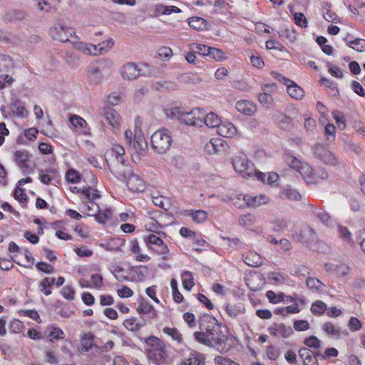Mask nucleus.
Listing matches in <instances>:
<instances>
[{
  "label": "nucleus",
  "instance_id": "f257e3e1",
  "mask_svg": "<svg viewBox=\"0 0 365 365\" xmlns=\"http://www.w3.org/2000/svg\"><path fill=\"white\" fill-rule=\"evenodd\" d=\"M209 325L205 327V331L194 332L195 339L200 344L216 349L220 353L229 351L225 341V336L220 329L215 318L207 317Z\"/></svg>",
  "mask_w": 365,
  "mask_h": 365
},
{
  "label": "nucleus",
  "instance_id": "f03ea898",
  "mask_svg": "<svg viewBox=\"0 0 365 365\" xmlns=\"http://www.w3.org/2000/svg\"><path fill=\"white\" fill-rule=\"evenodd\" d=\"M145 352L149 360L157 365H163L168 359V351L165 342L155 336L145 339Z\"/></svg>",
  "mask_w": 365,
  "mask_h": 365
},
{
  "label": "nucleus",
  "instance_id": "7ed1b4c3",
  "mask_svg": "<svg viewBox=\"0 0 365 365\" xmlns=\"http://www.w3.org/2000/svg\"><path fill=\"white\" fill-rule=\"evenodd\" d=\"M172 142L170 133L165 128L156 130L151 136L152 148L158 154L165 153L170 148Z\"/></svg>",
  "mask_w": 365,
  "mask_h": 365
},
{
  "label": "nucleus",
  "instance_id": "20e7f679",
  "mask_svg": "<svg viewBox=\"0 0 365 365\" xmlns=\"http://www.w3.org/2000/svg\"><path fill=\"white\" fill-rule=\"evenodd\" d=\"M232 166L234 170L244 178L255 176V170L253 165L249 163L247 155L244 153L240 154L232 158Z\"/></svg>",
  "mask_w": 365,
  "mask_h": 365
},
{
  "label": "nucleus",
  "instance_id": "39448f33",
  "mask_svg": "<svg viewBox=\"0 0 365 365\" xmlns=\"http://www.w3.org/2000/svg\"><path fill=\"white\" fill-rule=\"evenodd\" d=\"M75 34L73 29L68 26L62 20H58L50 29V36L53 40L60 42H68Z\"/></svg>",
  "mask_w": 365,
  "mask_h": 365
},
{
  "label": "nucleus",
  "instance_id": "423d86ee",
  "mask_svg": "<svg viewBox=\"0 0 365 365\" xmlns=\"http://www.w3.org/2000/svg\"><path fill=\"white\" fill-rule=\"evenodd\" d=\"M312 151L314 158L325 165H335L338 163L335 155L322 145H314L312 147Z\"/></svg>",
  "mask_w": 365,
  "mask_h": 365
},
{
  "label": "nucleus",
  "instance_id": "0eeeda50",
  "mask_svg": "<svg viewBox=\"0 0 365 365\" xmlns=\"http://www.w3.org/2000/svg\"><path fill=\"white\" fill-rule=\"evenodd\" d=\"M298 109L292 106H288L284 113H280L277 116V124L279 128L284 130H289L293 125V120L298 115Z\"/></svg>",
  "mask_w": 365,
  "mask_h": 365
},
{
  "label": "nucleus",
  "instance_id": "6e6552de",
  "mask_svg": "<svg viewBox=\"0 0 365 365\" xmlns=\"http://www.w3.org/2000/svg\"><path fill=\"white\" fill-rule=\"evenodd\" d=\"M203 114L204 110L199 108L192 109L190 112L185 111L181 117V123L187 125L202 127L203 125Z\"/></svg>",
  "mask_w": 365,
  "mask_h": 365
},
{
  "label": "nucleus",
  "instance_id": "1a4fd4ad",
  "mask_svg": "<svg viewBox=\"0 0 365 365\" xmlns=\"http://www.w3.org/2000/svg\"><path fill=\"white\" fill-rule=\"evenodd\" d=\"M138 120V118L135 120V125L134 130L135 134L131 145L133 146V150L137 154L142 155L145 154V150L148 148V144L145 139L143 132L139 129L138 126L137 125Z\"/></svg>",
  "mask_w": 365,
  "mask_h": 365
},
{
  "label": "nucleus",
  "instance_id": "9d476101",
  "mask_svg": "<svg viewBox=\"0 0 365 365\" xmlns=\"http://www.w3.org/2000/svg\"><path fill=\"white\" fill-rule=\"evenodd\" d=\"M268 331L272 336L282 338H288L293 334L292 328L282 323H273L268 328Z\"/></svg>",
  "mask_w": 365,
  "mask_h": 365
},
{
  "label": "nucleus",
  "instance_id": "9b49d317",
  "mask_svg": "<svg viewBox=\"0 0 365 365\" xmlns=\"http://www.w3.org/2000/svg\"><path fill=\"white\" fill-rule=\"evenodd\" d=\"M73 192L81 195V200H84V199H92L97 200L101 198V195L99 193V191L95 188L91 187H83L82 188H78L77 187H74L72 189Z\"/></svg>",
  "mask_w": 365,
  "mask_h": 365
},
{
  "label": "nucleus",
  "instance_id": "f8f14e48",
  "mask_svg": "<svg viewBox=\"0 0 365 365\" xmlns=\"http://www.w3.org/2000/svg\"><path fill=\"white\" fill-rule=\"evenodd\" d=\"M243 200L250 207H257L262 205H265L268 203L269 200V197L263 194L256 196L245 195Z\"/></svg>",
  "mask_w": 365,
  "mask_h": 365
},
{
  "label": "nucleus",
  "instance_id": "ddd939ff",
  "mask_svg": "<svg viewBox=\"0 0 365 365\" xmlns=\"http://www.w3.org/2000/svg\"><path fill=\"white\" fill-rule=\"evenodd\" d=\"M112 171L115 173V176L122 181H127L130 175H133L132 168L130 165L124 164V163H120L119 165L114 168Z\"/></svg>",
  "mask_w": 365,
  "mask_h": 365
},
{
  "label": "nucleus",
  "instance_id": "4468645a",
  "mask_svg": "<svg viewBox=\"0 0 365 365\" xmlns=\"http://www.w3.org/2000/svg\"><path fill=\"white\" fill-rule=\"evenodd\" d=\"M140 70L134 63L125 64L121 71V76L124 79L133 80L137 78L140 74Z\"/></svg>",
  "mask_w": 365,
  "mask_h": 365
},
{
  "label": "nucleus",
  "instance_id": "2eb2a0df",
  "mask_svg": "<svg viewBox=\"0 0 365 365\" xmlns=\"http://www.w3.org/2000/svg\"><path fill=\"white\" fill-rule=\"evenodd\" d=\"M181 365H205V357L203 354L192 351L188 357L181 362Z\"/></svg>",
  "mask_w": 365,
  "mask_h": 365
},
{
  "label": "nucleus",
  "instance_id": "dca6fc26",
  "mask_svg": "<svg viewBox=\"0 0 365 365\" xmlns=\"http://www.w3.org/2000/svg\"><path fill=\"white\" fill-rule=\"evenodd\" d=\"M126 182L128 187L131 191L142 192L145 190V183L143 180L136 174L130 175Z\"/></svg>",
  "mask_w": 365,
  "mask_h": 365
},
{
  "label": "nucleus",
  "instance_id": "f3484780",
  "mask_svg": "<svg viewBox=\"0 0 365 365\" xmlns=\"http://www.w3.org/2000/svg\"><path fill=\"white\" fill-rule=\"evenodd\" d=\"M236 109L247 115H252L257 111L256 106L252 102L246 100L238 101L236 103Z\"/></svg>",
  "mask_w": 365,
  "mask_h": 365
},
{
  "label": "nucleus",
  "instance_id": "a211bd4d",
  "mask_svg": "<svg viewBox=\"0 0 365 365\" xmlns=\"http://www.w3.org/2000/svg\"><path fill=\"white\" fill-rule=\"evenodd\" d=\"M299 356L303 359L304 365H319L317 355L307 348H301L298 351Z\"/></svg>",
  "mask_w": 365,
  "mask_h": 365
},
{
  "label": "nucleus",
  "instance_id": "6ab92c4d",
  "mask_svg": "<svg viewBox=\"0 0 365 365\" xmlns=\"http://www.w3.org/2000/svg\"><path fill=\"white\" fill-rule=\"evenodd\" d=\"M308 183H316L317 178L314 175V170L307 163H302L297 170Z\"/></svg>",
  "mask_w": 365,
  "mask_h": 365
},
{
  "label": "nucleus",
  "instance_id": "aec40b11",
  "mask_svg": "<svg viewBox=\"0 0 365 365\" xmlns=\"http://www.w3.org/2000/svg\"><path fill=\"white\" fill-rule=\"evenodd\" d=\"M236 133V128L230 122H221L217 128V133L225 138H232Z\"/></svg>",
  "mask_w": 365,
  "mask_h": 365
},
{
  "label": "nucleus",
  "instance_id": "412c9836",
  "mask_svg": "<svg viewBox=\"0 0 365 365\" xmlns=\"http://www.w3.org/2000/svg\"><path fill=\"white\" fill-rule=\"evenodd\" d=\"M306 283L309 289L313 292H327V286L317 278L309 277L307 278Z\"/></svg>",
  "mask_w": 365,
  "mask_h": 365
},
{
  "label": "nucleus",
  "instance_id": "4be33fe9",
  "mask_svg": "<svg viewBox=\"0 0 365 365\" xmlns=\"http://www.w3.org/2000/svg\"><path fill=\"white\" fill-rule=\"evenodd\" d=\"M103 115L107 122L114 128L118 129L120 126V115L111 108H106L103 111Z\"/></svg>",
  "mask_w": 365,
  "mask_h": 365
},
{
  "label": "nucleus",
  "instance_id": "5701e85b",
  "mask_svg": "<svg viewBox=\"0 0 365 365\" xmlns=\"http://www.w3.org/2000/svg\"><path fill=\"white\" fill-rule=\"evenodd\" d=\"M57 171L54 168L38 170V179L43 184L48 185L51 180L57 177Z\"/></svg>",
  "mask_w": 365,
  "mask_h": 365
},
{
  "label": "nucleus",
  "instance_id": "b1692460",
  "mask_svg": "<svg viewBox=\"0 0 365 365\" xmlns=\"http://www.w3.org/2000/svg\"><path fill=\"white\" fill-rule=\"evenodd\" d=\"M301 238H304V242L305 243V245L307 247H309L310 249H313L312 244L313 242H314L316 240L317 234L312 228H311L309 227H304L303 229H302Z\"/></svg>",
  "mask_w": 365,
  "mask_h": 365
},
{
  "label": "nucleus",
  "instance_id": "393cba45",
  "mask_svg": "<svg viewBox=\"0 0 365 365\" xmlns=\"http://www.w3.org/2000/svg\"><path fill=\"white\" fill-rule=\"evenodd\" d=\"M73 45L76 49L83 52L85 54L97 56L96 45L81 41L73 42Z\"/></svg>",
  "mask_w": 365,
  "mask_h": 365
},
{
  "label": "nucleus",
  "instance_id": "a878e982",
  "mask_svg": "<svg viewBox=\"0 0 365 365\" xmlns=\"http://www.w3.org/2000/svg\"><path fill=\"white\" fill-rule=\"evenodd\" d=\"M287 91L292 98L296 100H301L304 96V90L294 81L287 86Z\"/></svg>",
  "mask_w": 365,
  "mask_h": 365
},
{
  "label": "nucleus",
  "instance_id": "bb28decb",
  "mask_svg": "<svg viewBox=\"0 0 365 365\" xmlns=\"http://www.w3.org/2000/svg\"><path fill=\"white\" fill-rule=\"evenodd\" d=\"M101 63L98 66H93L88 71V78L91 82L93 83H98L101 79L103 78V75L105 74L103 72V69L101 68Z\"/></svg>",
  "mask_w": 365,
  "mask_h": 365
},
{
  "label": "nucleus",
  "instance_id": "cd10ccee",
  "mask_svg": "<svg viewBox=\"0 0 365 365\" xmlns=\"http://www.w3.org/2000/svg\"><path fill=\"white\" fill-rule=\"evenodd\" d=\"M203 124H205L208 128H218L221 123L220 118L215 113L210 112V113L205 115L203 114Z\"/></svg>",
  "mask_w": 365,
  "mask_h": 365
},
{
  "label": "nucleus",
  "instance_id": "c85d7f7f",
  "mask_svg": "<svg viewBox=\"0 0 365 365\" xmlns=\"http://www.w3.org/2000/svg\"><path fill=\"white\" fill-rule=\"evenodd\" d=\"M186 215L190 217L193 221L197 223L205 222L207 217V212L203 210L186 211Z\"/></svg>",
  "mask_w": 365,
  "mask_h": 365
},
{
  "label": "nucleus",
  "instance_id": "c756f323",
  "mask_svg": "<svg viewBox=\"0 0 365 365\" xmlns=\"http://www.w3.org/2000/svg\"><path fill=\"white\" fill-rule=\"evenodd\" d=\"M245 263L250 267H257L262 264L260 255L256 252H250L244 259Z\"/></svg>",
  "mask_w": 365,
  "mask_h": 365
},
{
  "label": "nucleus",
  "instance_id": "7c9ffc66",
  "mask_svg": "<svg viewBox=\"0 0 365 365\" xmlns=\"http://www.w3.org/2000/svg\"><path fill=\"white\" fill-rule=\"evenodd\" d=\"M313 215L324 225H329L331 222L330 215L322 208L315 207L312 210Z\"/></svg>",
  "mask_w": 365,
  "mask_h": 365
},
{
  "label": "nucleus",
  "instance_id": "2f4dec72",
  "mask_svg": "<svg viewBox=\"0 0 365 365\" xmlns=\"http://www.w3.org/2000/svg\"><path fill=\"white\" fill-rule=\"evenodd\" d=\"M189 25L192 29L200 31L206 29L207 23L205 19L195 16L190 19Z\"/></svg>",
  "mask_w": 365,
  "mask_h": 365
},
{
  "label": "nucleus",
  "instance_id": "473e14b6",
  "mask_svg": "<svg viewBox=\"0 0 365 365\" xmlns=\"http://www.w3.org/2000/svg\"><path fill=\"white\" fill-rule=\"evenodd\" d=\"M162 331L165 334L170 336L173 340L176 341L178 343L182 341V334L177 328L165 327Z\"/></svg>",
  "mask_w": 365,
  "mask_h": 365
},
{
  "label": "nucleus",
  "instance_id": "72a5a7b5",
  "mask_svg": "<svg viewBox=\"0 0 365 365\" xmlns=\"http://www.w3.org/2000/svg\"><path fill=\"white\" fill-rule=\"evenodd\" d=\"M255 176L260 181L267 184H272L277 181L279 176L277 173H270L268 176L266 175L265 173H261L259 171L255 172Z\"/></svg>",
  "mask_w": 365,
  "mask_h": 365
},
{
  "label": "nucleus",
  "instance_id": "f704fd0d",
  "mask_svg": "<svg viewBox=\"0 0 365 365\" xmlns=\"http://www.w3.org/2000/svg\"><path fill=\"white\" fill-rule=\"evenodd\" d=\"M96 200L92 199H84L83 200V202H87L86 205V210H87V215L89 216H93L95 217V215H98V213L100 212V207L99 205L95 202Z\"/></svg>",
  "mask_w": 365,
  "mask_h": 365
},
{
  "label": "nucleus",
  "instance_id": "c9c22d12",
  "mask_svg": "<svg viewBox=\"0 0 365 365\" xmlns=\"http://www.w3.org/2000/svg\"><path fill=\"white\" fill-rule=\"evenodd\" d=\"M182 286L184 289L190 291L194 286L192 274L190 272H184L181 275Z\"/></svg>",
  "mask_w": 365,
  "mask_h": 365
},
{
  "label": "nucleus",
  "instance_id": "e433bc0d",
  "mask_svg": "<svg viewBox=\"0 0 365 365\" xmlns=\"http://www.w3.org/2000/svg\"><path fill=\"white\" fill-rule=\"evenodd\" d=\"M158 235H155L154 234L148 235V236L144 237L145 242L147 244L152 245L155 247L163 243L164 242L161 239V237L165 236V234L164 232H158Z\"/></svg>",
  "mask_w": 365,
  "mask_h": 365
},
{
  "label": "nucleus",
  "instance_id": "4c0bfd02",
  "mask_svg": "<svg viewBox=\"0 0 365 365\" xmlns=\"http://www.w3.org/2000/svg\"><path fill=\"white\" fill-rule=\"evenodd\" d=\"M185 110L178 107H174L165 110L166 116L171 119H178L181 122V117L183 115Z\"/></svg>",
  "mask_w": 365,
  "mask_h": 365
},
{
  "label": "nucleus",
  "instance_id": "58836bf2",
  "mask_svg": "<svg viewBox=\"0 0 365 365\" xmlns=\"http://www.w3.org/2000/svg\"><path fill=\"white\" fill-rule=\"evenodd\" d=\"M346 44L352 48L353 49L359 51L363 52L365 51V39L362 38H356L353 41H346Z\"/></svg>",
  "mask_w": 365,
  "mask_h": 365
},
{
  "label": "nucleus",
  "instance_id": "ea45409f",
  "mask_svg": "<svg viewBox=\"0 0 365 365\" xmlns=\"http://www.w3.org/2000/svg\"><path fill=\"white\" fill-rule=\"evenodd\" d=\"M26 17V13L20 10H11L6 14V19L9 21H21Z\"/></svg>",
  "mask_w": 365,
  "mask_h": 365
},
{
  "label": "nucleus",
  "instance_id": "a19ab883",
  "mask_svg": "<svg viewBox=\"0 0 365 365\" xmlns=\"http://www.w3.org/2000/svg\"><path fill=\"white\" fill-rule=\"evenodd\" d=\"M113 44L114 41L112 39H109L96 45V55L106 53L112 48Z\"/></svg>",
  "mask_w": 365,
  "mask_h": 365
},
{
  "label": "nucleus",
  "instance_id": "79ce46f5",
  "mask_svg": "<svg viewBox=\"0 0 365 365\" xmlns=\"http://www.w3.org/2000/svg\"><path fill=\"white\" fill-rule=\"evenodd\" d=\"M327 309V304L321 300H317L311 307V312L314 314H322Z\"/></svg>",
  "mask_w": 365,
  "mask_h": 365
},
{
  "label": "nucleus",
  "instance_id": "37998d69",
  "mask_svg": "<svg viewBox=\"0 0 365 365\" xmlns=\"http://www.w3.org/2000/svg\"><path fill=\"white\" fill-rule=\"evenodd\" d=\"M258 99L260 103L266 108H269L274 102L272 96L268 93H259Z\"/></svg>",
  "mask_w": 365,
  "mask_h": 365
},
{
  "label": "nucleus",
  "instance_id": "c03bdc74",
  "mask_svg": "<svg viewBox=\"0 0 365 365\" xmlns=\"http://www.w3.org/2000/svg\"><path fill=\"white\" fill-rule=\"evenodd\" d=\"M14 155L16 163L20 166H24L29 158V153L25 150L16 151Z\"/></svg>",
  "mask_w": 365,
  "mask_h": 365
},
{
  "label": "nucleus",
  "instance_id": "a18cd8bd",
  "mask_svg": "<svg viewBox=\"0 0 365 365\" xmlns=\"http://www.w3.org/2000/svg\"><path fill=\"white\" fill-rule=\"evenodd\" d=\"M123 326L129 331H136L140 329L142 325L136 322L135 319L131 318L123 322Z\"/></svg>",
  "mask_w": 365,
  "mask_h": 365
},
{
  "label": "nucleus",
  "instance_id": "49530a36",
  "mask_svg": "<svg viewBox=\"0 0 365 365\" xmlns=\"http://www.w3.org/2000/svg\"><path fill=\"white\" fill-rule=\"evenodd\" d=\"M112 217V210L110 209H106L102 213L100 212L98 215H95L96 221L101 224H105L108 220Z\"/></svg>",
  "mask_w": 365,
  "mask_h": 365
},
{
  "label": "nucleus",
  "instance_id": "de8ad7c7",
  "mask_svg": "<svg viewBox=\"0 0 365 365\" xmlns=\"http://www.w3.org/2000/svg\"><path fill=\"white\" fill-rule=\"evenodd\" d=\"M267 297L271 303L276 304L285 301V294L281 293L277 295L273 291H268L266 294Z\"/></svg>",
  "mask_w": 365,
  "mask_h": 365
},
{
  "label": "nucleus",
  "instance_id": "09e8293b",
  "mask_svg": "<svg viewBox=\"0 0 365 365\" xmlns=\"http://www.w3.org/2000/svg\"><path fill=\"white\" fill-rule=\"evenodd\" d=\"M295 24L302 27L307 28L308 26V21L305 16L300 12H295L293 14Z\"/></svg>",
  "mask_w": 365,
  "mask_h": 365
},
{
  "label": "nucleus",
  "instance_id": "8fccbe9b",
  "mask_svg": "<svg viewBox=\"0 0 365 365\" xmlns=\"http://www.w3.org/2000/svg\"><path fill=\"white\" fill-rule=\"evenodd\" d=\"M191 49L200 55L208 56L209 51L211 50V47L204 44H192L191 46Z\"/></svg>",
  "mask_w": 365,
  "mask_h": 365
},
{
  "label": "nucleus",
  "instance_id": "3c124183",
  "mask_svg": "<svg viewBox=\"0 0 365 365\" xmlns=\"http://www.w3.org/2000/svg\"><path fill=\"white\" fill-rule=\"evenodd\" d=\"M332 116L334 118L338 128L343 130L346 128V123L344 116L341 114L339 110H334L332 112Z\"/></svg>",
  "mask_w": 365,
  "mask_h": 365
},
{
  "label": "nucleus",
  "instance_id": "603ef678",
  "mask_svg": "<svg viewBox=\"0 0 365 365\" xmlns=\"http://www.w3.org/2000/svg\"><path fill=\"white\" fill-rule=\"evenodd\" d=\"M323 330L328 334H331L334 336L339 335L340 331L333 324L330 322H326L323 324Z\"/></svg>",
  "mask_w": 365,
  "mask_h": 365
},
{
  "label": "nucleus",
  "instance_id": "864d4df0",
  "mask_svg": "<svg viewBox=\"0 0 365 365\" xmlns=\"http://www.w3.org/2000/svg\"><path fill=\"white\" fill-rule=\"evenodd\" d=\"M304 343L310 348L319 349L321 346V341L315 336L306 338Z\"/></svg>",
  "mask_w": 365,
  "mask_h": 365
},
{
  "label": "nucleus",
  "instance_id": "5fc2aeb1",
  "mask_svg": "<svg viewBox=\"0 0 365 365\" xmlns=\"http://www.w3.org/2000/svg\"><path fill=\"white\" fill-rule=\"evenodd\" d=\"M112 152L115 154V158L117 159L118 163L124 162L123 155H125V150L123 147L116 145L113 148Z\"/></svg>",
  "mask_w": 365,
  "mask_h": 365
},
{
  "label": "nucleus",
  "instance_id": "6e6d98bb",
  "mask_svg": "<svg viewBox=\"0 0 365 365\" xmlns=\"http://www.w3.org/2000/svg\"><path fill=\"white\" fill-rule=\"evenodd\" d=\"M293 327L297 331H305L309 329V324L307 320H295Z\"/></svg>",
  "mask_w": 365,
  "mask_h": 365
},
{
  "label": "nucleus",
  "instance_id": "4d7b16f0",
  "mask_svg": "<svg viewBox=\"0 0 365 365\" xmlns=\"http://www.w3.org/2000/svg\"><path fill=\"white\" fill-rule=\"evenodd\" d=\"M66 179L69 182L76 183L80 179V175L75 170L70 169L66 173Z\"/></svg>",
  "mask_w": 365,
  "mask_h": 365
},
{
  "label": "nucleus",
  "instance_id": "13d9d810",
  "mask_svg": "<svg viewBox=\"0 0 365 365\" xmlns=\"http://www.w3.org/2000/svg\"><path fill=\"white\" fill-rule=\"evenodd\" d=\"M152 249L158 255H163V259H167V255L169 253V249L165 243H162L159 245L152 247Z\"/></svg>",
  "mask_w": 365,
  "mask_h": 365
},
{
  "label": "nucleus",
  "instance_id": "bf43d9fd",
  "mask_svg": "<svg viewBox=\"0 0 365 365\" xmlns=\"http://www.w3.org/2000/svg\"><path fill=\"white\" fill-rule=\"evenodd\" d=\"M153 308L154 307L148 302L143 301L138 305L137 311L140 314H149Z\"/></svg>",
  "mask_w": 365,
  "mask_h": 365
},
{
  "label": "nucleus",
  "instance_id": "052dcab7",
  "mask_svg": "<svg viewBox=\"0 0 365 365\" xmlns=\"http://www.w3.org/2000/svg\"><path fill=\"white\" fill-rule=\"evenodd\" d=\"M36 267L39 271L46 274H51L54 270L53 266L43 262L36 263Z\"/></svg>",
  "mask_w": 365,
  "mask_h": 365
},
{
  "label": "nucleus",
  "instance_id": "680f3d73",
  "mask_svg": "<svg viewBox=\"0 0 365 365\" xmlns=\"http://www.w3.org/2000/svg\"><path fill=\"white\" fill-rule=\"evenodd\" d=\"M61 294L68 300H73L75 297V292L70 286H65L61 289Z\"/></svg>",
  "mask_w": 365,
  "mask_h": 365
},
{
  "label": "nucleus",
  "instance_id": "e2e57ef3",
  "mask_svg": "<svg viewBox=\"0 0 365 365\" xmlns=\"http://www.w3.org/2000/svg\"><path fill=\"white\" fill-rule=\"evenodd\" d=\"M70 121L76 128H83L86 125V120L83 118L76 115H71Z\"/></svg>",
  "mask_w": 365,
  "mask_h": 365
},
{
  "label": "nucleus",
  "instance_id": "0e129e2a",
  "mask_svg": "<svg viewBox=\"0 0 365 365\" xmlns=\"http://www.w3.org/2000/svg\"><path fill=\"white\" fill-rule=\"evenodd\" d=\"M284 194L289 200H299L301 198L300 194L297 190L289 187L284 190Z\"/></svg>",
  "mask_w": 365,
  "mask_h": 365
},
{
  "label": "nucleus",
  "instance_id": "69168bd1",
  "mask_svg": "<svg viewBox=\"0 0 365 365\" xmlns=\"http://www.w3.org/2000/svg\"><path fill=\"white\" fill-rule=\"evenodd\" d=\"M336 127L331 123L327 124L324 128V135L327 140L335 138Z\"/></svg>",
  "mask_w": 365,
  "mask_h": 365
},
{
  "label": "nucleus",
  "instance_id": "338daca9",
  "mask_svg": "<svg viewBox=\"0 0 365 365\" xmlns=\"http://www.w3.org/2000/svg\"><path fill=\"white\" fill-rule=\"evenodd\" d=\"M287 164L292 169L298 170V168L300 167L301 164L302 163L300 162L298 159H297L294 156H287L285 160Z\"/></svg>",
  "mask_w": 365,
  "mask_h": 365
},
{
  "label": "nucleus",
  "instance_id": "774afa93",
  "mask_svg": "<svg viewBox=\"0 0 365 365\" xmlns=\"http://www.w3.org/2000/svg\"><path fill=\"white\" fill-rule=\"evenodd\" d=\"M14 198L19 200L21 203L26 202L27 201V195L25 191L22 188L17 187L14 193Z\"/></svg>",
  "mask_w": 365,
  "mask_h": 365
}]
</instances>
